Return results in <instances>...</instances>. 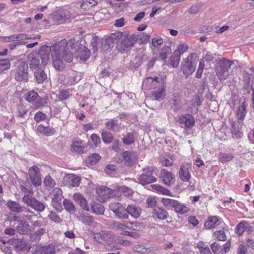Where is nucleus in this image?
Returning a JSON list of instances; mask_svg holds the SVG:
<instances>
[{"label":"nucleus","mask_w":254,"mask_h":254,"mask_svg":"<svg viewBox=\"0 0 254 254\" xmlns=\"http://www.w3.org/2000/svg\"><path fill=\"white\" fill-rule=\"evenodd\" d=\"M164 40L162 38L159 36L155 35L151 40V43L150 47L153 52L158 48L160 47L163 43Z\"/></svg>","instance_id":"nucleus-33"},{"label":"nucleus","mask_w":254,"mask_h":254,"mask_svg":"<svg viewBox=\"0 0 254 254\" xmlns=\"http://www.w3.org/2000/svg\"><path fill=\"white\" fill-rule=\"evenodd\" d=\"M233 64L232 61L223 58L219 61L215 67L216 75L220 80H224L229 76V70Z\"/></svg>","instance_id":"nucleus-4"},{"label":"nucleus","mask_w":254,"mask_h":254,"mask_svg":"<svg viewBox=\"0 0 254 254\" xmlns=\"http://www.w3.org/2000/svg\"><path fill=\"white\" fill-rule=\"evenodd\" d=\"M152 214L153 216L160 220H165L168 216V213L164 208L156 207L153 209Z\"/></svg>","instance_id":"nucleus-29"},{"label":"nucleus","mask_w":254,"mask_h":254,"mask_svg":"<svg viewBox=\"0 0 254 254\" xmlns=\"http://www.w3.org/2000/svg\"><path fill=\"white\" fill-rule=\"evenodd\" d=\"M221 221L216 216H211L208 217V220L204 223L206 229H213L220 225Z\"/></svg>","instance_id":"nucleus-27"},{"label":"nucleus","mask_w":254,"mask_h":254,"mask_svg":"<svg viewBox=\"0 0 254 254\" xmlns=\"http://www.w3.org/2000/svg\"><path fill=\"white\" fill-rule=\"evenodd\" d=\"M179 123L180 124H184L188 128H191L194 126L195 121L192 115L186 114L180 117Z\"/></svg>","instance_id":"nucleus-20"},{"label":"nucleus","mask_w":254,"mask_h":254,"mask_svg":"<svg viewBox=\"0 0 254 254\" xmlns=\"http://www.w3.org/2000/svg\"><path fill=\"white\" fill-rule=\"evenodd\" d=\"M54 113L57 118L64 120L68 117L69 114V109L65 105H59L55 107Z\"/></svg>","instance_id":"nucleus-16"},{"label":"nucleus","mask_w":254,"mask_h":254,"mask_svg":"<svg viewBox=\"0 0 254 254\" xmlns=\"http://www.w3.org/2000/svg\"><path fill=\"white\" fill-rule=\"evenodd\" d=\"M63 199H52L51 204L58 211H61L63 208L62 206V201Z\"/></svg>","instance_id":"nucleus-61"},{"label":"nucleus","mask_w":254,"mask_h":254,"mask_svg":"<svg viewBox=\"0 0 254 254\" xmlns=\"http://www.w3.org/2000/svg\"><path fill=\"white\" fill-rule=\"evenodd\" d=\"M171 53V48L165 46H164L159 53V58L161 60H165L169 55Z\"/></svg>","instance_id":"nucleus-50"},{"label":"nucleus","mask_w":254,"mask_h":254,"mask_svg":"<svg viewBox=\"0 0 254 254\" xmlns=\"http://www.w3.org/2000/svg\"><path fill=\"white\" fill-rule=\"evenodd\" d=\"M32 194L24 195L22 197V202L27 206H31L35 198L32 196Z\"/></svg>","instance_id":"nucleus-59"},{"label":"nucleus","mask_w":254,"mask_h":254,"mask_svg":"<svg viewBox=\"0 0 254 254\" xmlns=\"http://www.w3.org/2000/svg\"><path fill=\"white\" fill-rule=\"evenodd\" d=\"M180 61V57L178 55H176L174 52H173L172 55L170 58V65L173 67H177Z\"/></svg>","instance_id":"nucleus-53"},{"label":"nucleus","mask_w":254,"mask_h":254,"mask_svg":"<svg viewBox=\"0 0 254 254\" xmlns=\"http://www.w3.org/2000/svg\"><path fill=\"white\" fill-rule=\"evenodd\" d=\"M28 66L27 64L24 61L19 63L15 73V78L18 81H27L29 73L28 72Z\"/></svg>","instance_id":"nucleus-6"},{"label":"nucleus","mask_w":254,"mask_h":254,"mask_svg":"<svg viewBox=\"0 0 254 254\" xmlns=\"http://www.w3.org/2000/svg\"><path fill=\"white\" fill-rule=\"evenodd\" d=\"M51 195L52 196V199H61L63 198L62 190L59 188H54L51 192Z\"/></svg>","instance_id":"nucleus-56"},{"label":"nucleus","mask_w":254,"mask_h":254,"mask_svg":"<svg viewBox=\"0 0 254 254\" xmlns=\"http://www.w3.org/2000/svg\"><path fill=\"white\" fill-rule=\"evenodd\" d=\"M71 13L69 11L67 10H60L57 12V15H55V18L58 20H65L70 18Z\"/></svg>","instance_id":"nucleus-36"},{"label":"nucleus","mask_w":254,"mask_h":254,"mask_svg":"<svg viewBox=\"0 0 254 254\" xmlns=\"http://www.w3.org/2000/svg\"><path fill=\"white\" fill-rule=\"evenodd\" d=\"M151 187L153 190L156 191L158 193H160L164 195H171V193L170 191L160 185L154 184L152 185Z\"/></svg>","instance_id":"nucleus-38"},{"label":"nucleus","mask_w":254,"mask_h":254,"mask_svg":"<svg viewBox=\"0 0 254 254\" xmlns=\"http://www.w3.org/2000/svg\"><path fill=\"white\" fill-rule=\"evenodd\" d=\"M81 141L80 140L74 141L72 144L73 149L77 152H82L84 148L81 146Z\"/></svg>","instance_id":"nucleus-58"},{"label":"nucleus","mask_w":254,"mask_h":254,"mask_svg":"<svg viewBox=\"0 0 254 254\" xmlns=\"http://www.w3.org/2000/svg\"><path fill=\"white\" fill-rule=\"evenodd\" d=\"M234 157L231 153H220L218 155V159L222 163L231 161Z\"/></svg>","instance_id":"nucleus-54"},{"label":"nucleus","mask_w":254,"mask_h":254,"mask_svg":"<svg viewBox=\"0 0 254 254\" xmlns=\"http://www.w3.org/2000/svg\"><path fill=\"white\" fill-rule=\"evenodd\" d=\"M28 224L24 221H20L16 227V231L20 234H25L27 233Z\"/></svg>","instance_id":"nucleus-42"},{"label":"nucleus","mask_w":254,"mask_h":254,"mask_svg":"<svg viewBox=\"0 0 254 254\" xmlns=\"http://www.w3.org/2000/svg\"><path fill=\"white\" fill-rule=\"evenodd\" d=\"M188 50V47L187 44L180 43L177 46V49L174 52L175 54L178 55L181 57V56L186 52Z\"/></svg>","instance_id":"nucleus-46"},{"label":"nucleus","mask_w":254,"mask_h":254,"mask_svg":"<svg viewBox=\"0 0 254 254\" xmlns=\"http://www.w3.org/2000/svg\"><path fill=\"white\" fill-rule=\"evenodd\" d=\"M91 209L97 215H103L104 213L105 208L101 204L93 202L91 204Z\"/></svg>","instance_id":"nucleus-34"},{"label":"nucleus","mask_w":254,"mask_h":254,"mask_svg":"<svg viewBox=\"0 0 254 254\" xmlns=\"http://www.w3.org/2000/svg\"><path fill=\"white\" fill-rule=\"evenodd\" d=\"M37 131L42 134L48 136L53 135L56 133V130L53 127H45L42 124L37 127Z\"/></svg>","instance_id":"nucleus-25"},{"label":"nucleus","mask_w":254,"mask_h":254,"mask_svg":"<svg viewBox=\"0 0 254 254\" xmlns=\"http://www.w3.org/2000/svg\"><path fill=\"white\" fill-rule=\"evenodd\" d=\"M63 204L67 211L71 214H73L75 212V206L71 201L68 199H64L63 201Z\"/></svg>","instance_id":"nucleus-47"},{"label":"nucleus","mask_w":254,"mask_h":254,"mask_svg":"<svg viewBox=\"0 0 254 254\" xmlns=\"http://www.w3.org/2000/svg\"><path fill=\"white\" fill-rule=\"evenodd\" d=\"M214 235L219 241H224L226 240V236L223 231H216L214 233Z\"/></svg>","instance_id":"nucleus-63"},{"label":"nucleus","mask_w":254,"mask_h":254,"mask_svg":"<svg viewBox=\"0 0 254 254\" xmlns=\"http://www.w3.org/2000/svg\"><path fill=\"white\" fill-rule=\"evenodd\" d=\"M165 80L156 76L148 77L144 80L142 86L148 89H156L160 85L165 83Z\"/></svg>","instance_id":"nucleus-7"},{"label":"nucleus","mask_w":254,"mask_h":254,"mask_svg":"<svg viewBox=\"0 0 254 254\" xmlns=\"http://www.w3.org/2000/svg\"><path fill=\"white\" fill-rule=\"evenodd\" d=\"M196 65H186L185 64H181V70L183 74L186 77H188L191 75L195 70Z\"/></svg>","instance_id":"nucleus-39"},{"label":"nucleus","mask_w":254,"mask_h":254,"mask_svg":"<svg viewBox=\"0 0 254 254\" xmlns=\"http://www.w3.org/2000/svg\"><path fill=\"white\" fill-rule=\"evenodd\" d=\"M165 87L166 82L163 83V85L159 86L155 91L152 92V95L156 100L161 101L164 98L166 92Z\"/></svg>","instance_id":"nucleus-21"},{"label":"nucleus","mask_w":254,"mask_h":254,"mask_svg":"<svg viewBox=\"0 0 254 254\" xmlns=\"http://www.w3.org/2000/svg\"><path fill=\"white\" fill-rule=\"evenodd\" d=\"M112 229L118 231L119 230H125L128 227V223H122L119 221H114L110 226Z\"/></svg>","instance_id":"nucleus-37"},{"label":"nucleus","mask_w":254,"mask_h":254,"mask_svg":"<svg viewBox=\"0 0 254 254\" xmlns=\"http://www.w3.org/2000/svg\"><path fill=\"white\" fill-rule=\"evenodd\" d=\"M198 61V57L197 55L192 53L190 54L187 58L183 59L181 64L191 66L196 65Z\"/></svg>","instance_id":"nucleus-23"},{"label":"nucleus","mask_w":254,"mask_h":254,"mask_svg":"<svg viewBox=\"0 0 254 254\" xmlns=\"http://www.w3.org/2000/svg\"><path fill=\"white\" fill-rule=\"evenodd\" d=\"M44 184L48 190L54 188L56 185L55 181L50 176H46L44 180Z\"/></svg>","instance_id":"nucleus-49"},{"label":"nucleus","mask_w":254,"mask_h":254,"mask_svg":"<svg viewBox=\"0 0 254 254\" xmlns=\"http://www.w3.org/2000/svg\"><path fill=\"white\" fill-rule=\"evenodd\" d=\"M28 172L32 184L36 187L41 186L42 182L39 168L37 166H33L30 168Z\"/></svg>","instance_id":"nucleus-9"},{"label":"nucleus","mask_w":254,"mask_h":254,"mask_svg":"<svg viewBox=\"0 0 254 254\" xmlns=\"http://www.w3.org/2000/svg\"><path fill=\"white\" fill-rule=\"evenodd\" d=\"M40 56L37 52L30 53L27 57V64L29 65L30 69H37L40 67Z\"/></svg>","instance_id":"nucleus-11"},{"label":"nucleus","mask_w":254,"mask_h":254,"mask_svg":"<svg viewBox=\"0 0 254 254\" xmlns=\"http://www.w3.org/2000/svg\"><path fill=\"white\" fill-rule=\"evenodd\" d=\"M88 4L91 5V6H94L97 4V2L95 0H84L83 2L80 5V8L86 9L87 6H88Z\"/></svg>","instance_id":"nucleus-64"},{"label":"nucleus","mask_w":254,"mask_h":254,"mask_svg":"<svg viewBox=\"0 0 254 254\" xmlns=\"http://www.w3.org/2000/svg\"><path fill=\"white\" fill-rule=\"evenodd\" d=\"M30 207L38 212H42L45 209V204L35 198Z\"/></svg>","instance_id":"nucleus-43"},{"label":"nucleus","mask_w":254,"mask_h":254,"mask_svg":"<svg viewBox=\"0 0 254 254\" xmlns=\"http://www.w3.org/2000/svg\"><path fill=\"white\" fill-rule=\"evenodd\" d=\"M52 55V46L48 47L47 46H43L39 51L38 54L40 56V59L42 60V64L46 65L49 60V53Z\"/></svg>","instance_id":"nucleus-15"},{"label":"nucleus","mask_w":254,"mask_h":254,"mask_svg":"<svg viewBox=\"0 0 254 254\" xmlns=\"http://www.w3.org/2000/svg\"><path fill=\"white\" fill-rule=\"evenodd\" d=\"M34 75L36 79V81L39 84L43 83L47 78V74L45 73L44 70L41 69V68L35 70Z\"/></svg>","instance_id":"nucleus-31"},{"label":"nucleus","mask_w":254,"mask_h":254,"mask_svg":"<svg viewBox=\"0 0 254 254\" xmlns=\"http://www.w3.org/2000/svg\"><path fill=\"white\" fill-rule=\"evenodd\" d=\"M80 220L88 226H93L95 224L94 218L89 214L83 215L80 216Z\"/></svg>","instance_id":"nucleus-41"},{"label":"nucleus","mask_w":254,"mask_h":254,"mask_svg":"<svg viewBox=\"0 0 254 254\" xmlns=\"http://www.w3.org/2000/svg\"><path fill=\"white\" fill-rule=\"evenodd\" d=\"M109 208L118 218L127 219L128 215L126 213V209L119 203H112L109 205Z\"/></svg>","instance_id":"nucleus-10"},{"label":"nucleus","mask_w":254,"mask_h":254,"mask_svg":"<svg viewBox=\"0 0 254 254\" xmlns=\"http://www.w3.org/2000/svg\"><path fill=\"white\" fill-rule=\"evenodd\" d=\"M77 45V43H76V42L75 41V44L74 45L75 48L73 47V49L71 50L72 51H70V46H66L65 48V50L61 52L63 59L64 58L66 62L71 63L72 61L73 56L72 54V52H73V50H76V47H78Z\"/></svg>","instance_id":"nucleus-24"},{"label":"nucleus","mask_w":254,"mask_h":254,"mask_svg":"<svg viewBox=\"0 0 254 254\" xmlns=\"http://www.w3.org/2000/svg\"><path fill=\"white\" fill-rule=\"evenodd\" d=\"M159 178L167 186H171L174 181V175L166 169H162L159 173Z\"/></svg>","instance_id":"nucleus-13"},{"label":"nucleus","mask_w":254,"mask_h":254,"mask_svg":"<svg viewBox=\"0 0 254 254\" xmlns=\"http://www.w3.org/2000/svg\"><path fill=\"white\" fill-rule=\"evenodd\" d=\"M127 214H129L134 218H138L141 213V210L139 207L134 205H129L126 209Z\"/></svg>","instance_id":"nucleus-30"},{"label":"nucleus","mask_w":254,"mask_h":254,"mask_svg":"<svg viewBox=\"0 0 254 254\" xmlns=\"http://www.w3.org/2000/svg\"><path fill=\"white\" fill-rule=\"evenodd\" d=\"M101 159L99 154L93 153L90 155L86 159V162L90 165H95Z\"/></svg>","instance_id":"nucleus-44"},{"label":"nucleus","mask_w":254,"mask_h":254,"mask_svg":"<svg viewBox=\"0 0 254 254\" xmlns=\"http://www.w3.org/2000/svg\"><path fill=\"white\" fill-rule=\"evenodd\" d=\"M161 201L166 207L168 208H174L175 211L178 213L183 214L189 211V208L188 207L178 200L170 198L163 197L162 198Z\"/></svg>","instance_id":"nucleus-5"},{"label":"nucleus","mask_w":254,"mask_h":254,"mask_svg":"<svg viewBox=\"0 0 254 254\" xmlns=\"http://www.w3.org/2000/svg\"><path fill=\"white\" fill-rule=\"evenodd\" d=\"M179 178L184 182H188L190 178L188 165H182L179 171Z\"/></svg>","instance_id":"nucleus-28"},{"label":"nucleus","mask_w":254,"mask_h":254,"mask_svg":"<svg viewBox=\"0 0 254 254\" xmlns=\"http://www.w3.org/2000/svg\"><path fill=\"white\" fill-rule=\"evenodd\" d=\"M248 223L242 221L239 223L236 226L235 232L239 236L243 234L246 228L247 227Z\"/></svg>","instance_id":"nucleus-55"},{"label":"nucleus","mask_w":254,"mask_h":254,"mask_svg":"<svg viewBox=\"0 0 254 254\" xmlns=\"http://www.w3.org/2000/svg\"><path fill=\"white\" fill-rule=\"evenodd\" d=\"M123 158L126 165L132 166L137 160V155L133 152L125 151L123 153Z\"/></svg>","instance_id":"nucleus-19"},{"label":"nucleus","mask_w":254,"mask_h":254,"mask_svg":"<svg viewBox=\"0 0 254 254\" xmlns=\"http://www.w3.org/2000/svg\"><path fill=\"white\" fill-rule=\"evenodd\" d=\"M10 62V60L8 59H0V72L10 68L11 65Z\"/></svg>","instance_id":"nucleus-52"},{"label":"nucleus","mask_w":254,"mask_h":254,"mask_svg":"<svg viewBox=\"0 0 254 254\" xmlns=\"http://www.w3.org/2000/svg\"><path fill=\"white\" fill-rule=\"evenodd\" d=\"M46 232V230L45 228H39L37 230H35L33 234H31V238L33 240H39L41 236L44 235Z\"/></svg>","instance_id":"nucleus-45"},{"label":"nucleus","mask_w":254,"mask_h":254,"mask_svg":"<svg viewBox=\"0 0 254 254\" xmlns=\"http://www.w3.org/2000/svg\"><path fill=\"white\" fill-rule=\"evenodd\" d=\"M102 139L103 142L106 144L110 143L113 139V136L111 133L104 131L101 134Z\"/></svg>","instance_id":"nucleus-57"},{"label":"nucleus","mask_w":254,"mask_h":254,"mask_svg":"<svg viewBox=\"0 0 254 254\" xmlns=\"http://www.w3.org/2000/svg\"><path fill=\"white\" fill-rule=\"evenodd\" d=\"M105 126L107 129L116 132L119 130L121 123L119 124L115 119H111L105 123Z\"/></svg>","instance_id":"nucleus-32"},{"label":"nucleus","mask_w":254,"mask_h":254,"mask_svg":"<svg viewBox=\"0 0 254 254\" xmlns=\"http://www.w3.org/2000/svg\"><path fill=\"white\" fill-rule=\"evenodd\" d=\"M117 193H119V196L123 195L124 196H131L132 195L133 191L128 188L125 186L118 187L116 189Z\"/></svg>","instance_id":"nucleus-40"},{"label":"nucleus","mask_w":254,"mask_h":254,"mask_svg":"<svg viewBox=\"0 0 254 254\" xmlns=\"http://www.w3.org/2000/svg\"><path fill=\"white\" fill-rule=\"evenodd\" d=\"M67 82L70 84H72L78 81L77 79V73L73 70H71L67 74Z\"/></svg>","instance_id":"nucleus-48"},{"label":"nucleus","mask_w":254,"mask_h":254,"mask_svg":"<svg viewBox=\"0 0 254 254\" xmlns=\"http://www.w3.org/2000/svg\"><path fill=\"white\" fill-rule=\"evenodd\" d=\"M7 206L10 210L14 212L21 213L23 211V207L16 201H9L8 202Z\"/></svg>","instance_id":"nucleus-35"},{"label":"nucleus","mask_w":254,"mask_h":254,"mask_svg":"<svg viewBox=\"0 0 254 254\" xmlns=\"http://www.w3.org/2000/svg\"><path fill=\"white\" fill-rule=\"evenodd\" d=\"M75 40L70 39L68 41L65 39L62 40L59 42L52 46V61L53 66L58 70L62 71L64 68V64L61 53L65 50L66 46H70L71 50L75 48Z\"/></svg>","instance_id":"nucleus-1"},{"label":"nucleus","mask_w":254,"mask_h":254,"mask_svg":"<svg viewBox=\"0 0 254 254\" xmlns=\"http://www.w3.org/2000/svg\"><path fill=\"white\" fill-rule=\"evenodd\" d=\"M137 39V36L134 34H122L117 42L116 48L121 53L126 52L133 46Z\"/></svg>","instance_id":"nucleus-3"},{"label":"nucleus","mask_w":254,"mask_h":254,"mask_svg":"<svg viewBox=\"0 0 254 254\" xmlns=\"http://www.w3.org/2000/svg\"><path fill=\"white\" fill-rule=\"evenodd\" d=\"M150 170V169H149ZM154 169H151V170L147 171L146 173H142L138 178V182L143 186L152 183L156 181V178L154 177L153 172Z\"/></svg>","instance_id":"nucleus-12"},{"label":"nucleus","mask_w":254,"mask_h":254,"mask_svg":"<svg viewBox=\"0 0 254 254\" xmlns=\"http://www.w3.org/2000/svg\"><path fill=\"white\" fill-rule=\"evenodd\" d=\"M93 239L97 243L103 245L104 248L108 251H113L119 249L116 244L115 235L107 231H101L94 233L93 235Z\"/></svg>","instance_id":"nucleus-2"},{"label":"nucleus","mask_w":254,"mask_h":254,"mask_svg":"<svg viewBox=\"0 0 254 254\" xmlns=\"http://www.w3.org/2000/svg\"><path fill=\"white\" fill-rule=\"evenodd\" d=\"M96 192L101 200L104 201L107 198L119 196L116 190H113L105 186H101L96 189Z\"/></svg>","instance_id":"nucleus-8"},{"label":"nucleus","mask_w":254,"mask_h":254,"mask_svg":"<svg viewBox=\"0 0 254 254\" xmlns=\"http://www.w3.org/2000/svg\"><path fill=\"white\" fill-rule=\"evenodd\" d=\"M76 56L81 60L86 61L90 55V52L88 48L84 46L78 47L76 50Z\"/></svg>","instance_id":"nucleus-26"},{"label":"nucleus","mask_w":254,"mask_h":254,"mask_svg":"<svg viewBox=\"0 0 254 254\" xmlns=\"http://www.w3.org/2000/svg\"><path fill=\"white\" fill-rule=\"evenodd\" d=\"M64 181L66 186L74 187L79 185L81 178L74 174H67L64 176Z\"/></svg>","instance_id":"nucleus-14"},{"label":"nucleus","mask_w":254,"mask_h":254,"mask_svg":"<svg viewBox=\"0 0 254 254\" xmlns=\"http://www.w3.org/2000/svg\"><path fill=\"white\" fill-rule=\"evenodd\" d=\"M246 107V103L245 101H244L239 106L237 110L236 117L238 122L239 124H242V122L245 119L247 114Z\"/></svg>","instance_id":"nucleus-18"},{"label":"nucleus","mask_w":254,"mask_h":254,"mask_svg":"<svg viewBox=\"0 0 254 254\" xmlns=\"http://www.w3.org/2000/svg\"><path fill=\"white\" fill-rule=\"evenodd\" d=\"M44 254H56L58 250L56 249L54 244H50L47 246H43Z\"/></svg>","instance_id":"nucleus-51"},{"label":"nucleus","mask_w":254,"mask_h":254,"mask_svg":"<svg viewBox=\"0 0 254 254\" xmlns=\"http://www.w3.org/2000/svg\"><path fill=\"white\" fill-rule=\"evenodd\" d=\"M123 142L126 145H129L134 142V135L132 133H128L123 138Z\"/></svg>","instance_id":"nucleus-60"},{"label":"nucleus","mask_w":254,"mask_h":254,"mask_svg":"<svg viewBox=\"0 0 254 254\" xmlns=\"http://www.w3.org/2000/svg\"><path fill=\"white\" fill-rule=\"evenodd\" d=\"M230 123L231 127L232 132L234 134H237L239 131V126L242 124H239L236 123L235 121L233 120H230Z\"/></svg>","instance_id":"nucleus-62"},{"label":"nucleus","mask_w":254,"mask_h":254,"mask_svg":"<svg viewBox=\"0 0 254 254\" xmlns=\"http://www.w3.org/2000/svg\"><path fill=\"white\" fill-rule=\"evenodd\" d=\"M26 99L27 101L33 104L35 108H38L40 106L39 101L40 100V97L36 91L32 90L28 92Z\"/></svg>","instance_id":"nucleus-22"},{"label":"nucleus","mask_w":254,"mask_h":254,"mask_svg":"<svg viewBox=\"0 0 254 254\" xmlns=\"http://www.w3.org/2000/svg\"><path fill=\"white\" fill-rule=\"evenodd\" d=\"M74 200L80 205L84 210L90 211V208L86 198L80 193H75L73 196Z\"/></svg>","instance_id":"nucleus-17"}]
</instances>
